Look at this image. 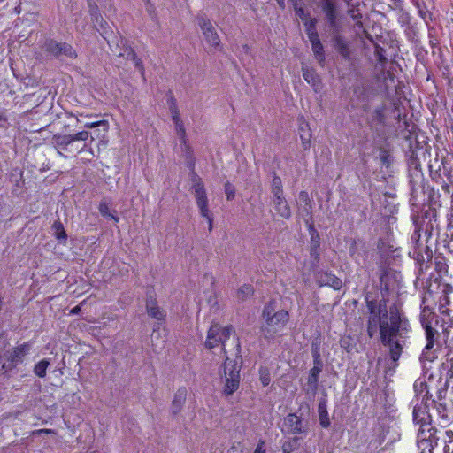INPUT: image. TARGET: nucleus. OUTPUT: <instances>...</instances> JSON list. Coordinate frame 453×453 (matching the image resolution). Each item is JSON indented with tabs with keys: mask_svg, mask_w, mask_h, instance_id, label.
Here are the masks:
<instances>
[{
	"mask_svg": "<svg viewBox=\"0 0 453 453\" xmlns=\"http://www.w3.org/2000/svg\"><path fill=\"white\" fill-rule=\"evenodd\" d=\"M262 316L264 322L261 326V333L266 339H272L280 334L289 319L287 311L280 310L275 311L272 303L264 308Z\"/></svg>",
	"mask_w": 453,
	"mask_h": 453,
	"instance_id": "obj_1",
	"label": "nucleus"
},
{
	"mask_svg": "<svg viewBox=\"0 0 453 453\" xmlns=\"http://www.w3.org/2000/svg\"><path fill=\"white\" fill-rule=\"evenodd\" d=\"M293 450V448L291 446V443H284L283 446H282V451L283 453H291V451Z\"/></svg>",
	"mask_w": 453,
	"mask_h": 453,
	"instance_id": "obj_40",
	"label": "nucleus"
},
{
	"mask_svg": "<svg viewBox=\"0 0 453 453\" xmlns=\"http://www.w3.org/2000/svg\"><path fill=\"white\" fill-rule=\"evenodd\" d=\"M233 332L234 328L231 326H221L219 324H212L207 332L205 347L211 349L221 344L222 350L225 351V342Z\"/></svg>",
	"mask_w": 453,
	"mask_h": 453,
	"instance_id": "obj_3",
	"label": "nucleus"
},
{
	"mask_svg": "<svg viewBox=\"0 0 453 453\" xmlns=\"http://www.w3.org/2000/svg\"><path fill=\"white\" fill-rule=\"evenodd\" d=\"M100 126H104L105 131L108 130L109 125H108V122L106 120H100V121H96V122H88V123L84 124V127H87V128H94V127H100Z\"/></svg>",
	"mask_w": 453,
	"mask_h": 453,
	"instance_id": "obj_32",
	"label": "nucleus"
},
{
	"mask_svg": "<svg viewBox=\"0 0 453 453\" xmlns=\"http://www.w3.org/2000/svg\"><path fill=\"white\" fill-rule=\"evenodd\" d=\"M52 51L56 55H65L71 58H74L77 56L73 47L66 43H56Z\"/></svg>",
	"mask_w": 453,
	"mask_h": 453,
	"instance_id": "obj_19",
	"label": "nucleus"
},
{
	"mask_svg": "<svg viewBox=\"0 0 453 453\" xmlns=\"http://www.w3.org/2000/svg\"><path fill=\"white\" fill-rule=\"evenodd\" d=\"M325 279H321V285L330 286L334 289L339 290L342 288V280L334 275L325 274Z\"/></svg>",
	"mask_w": 453,
	"mask_h": 453,
	"instance_id": "obj_21",
	"label": "nucleus"
},
{
	"mask_svg": "<svg viewBox=\"0 0 453 453\" xmlns=\"http://www.w3.org/2000/svg\"><path fill=\"white\" fill-rule=\"evenodd\" d=\"M237 359H230L226 357L219 369V375L223 384L222 394L225 396L232 395L240 387L241 365Z\"/></svg>",
	"mask_w": 453,
	"mask_h": 453,
	"instance_id": "obj_2",
	"label": "nucleus"
},
{
	"mask_svg": "<svg viewBox=\"0 0 453 453\" xmlns=\"http://www.w3.org/2000/svg\"><path fill=\"white\" fill-rule=\"evenodd\" d=\"M225 192L227 200H232L234 197V188L229 182L226 183L225 185Z\"/></svg>",
	"mask_w": 453,
	"mask_h": 453,
	"instance_id": "obj_34",
	"label": "nucleus"
},
{
	"mask_svg": "<svg viewBox=\"0 0 453 453\" xmlns=\"http://www.w3.org/2000/svg\"><path fill=\"white\" fill-rule=\"evenodd\" d=\"M342 55L346 56V55H347V53L342 50Z\"/></svg>",
	"mask_w": 453,
	"mask_h": 453,
	"instance_id": "obj_49",
	"label": "nucleus"
},
{
	"mask_svg": "<svg viewBox=\"0 0 453 453\" xmlns=\"http://www.w3.org/2000/svg\"><path fill=\"white\" fill-rule=\"evenodd\" d=\"M193 189L195 192V198L197 204V207L199 209L200 214L203 218H204L208 223H209V229L211 230L212 228V217L211 214V211L208 207V199L206 191L204 188L203 184L197 180L193 185Z\"/></svg>",
	"mask_w": 453,
	"mask_h": 453,
	"instance_id": "obj_5",
	"label": "nucleus"
},
{
	"mask_svg": "<svg viewBox=\"0 0 453 453\" xmlns=\"http://www.w3.org/2000/svg\"><path fill=\"white\" fill-rule=\"evenodd\" d=\"M48 366L49 362L46 359H42L35 365L34 372L38 377L43 378L46 375Z\"/></svg>",
	"mask_w": 453,
	"mask_h": 453,
	"instance_id": "obj_25",
	"label": "nucleus"
},
{
	"mask_svg": "<svg viewBox=\"0 0 453 453\" xmlns=\"http://www.w3.org/2000/svg\"><path fill=\"white\" fill-rule=\"evenodd\" d=\"M80 310V308L78 306L74 307L73 310H72V313H77L78 311Z\"/></svg>",
	"mask_w": 453,
	"mask_h": 453,
	"instance_id": "obj_46",
	"label": "nucleus"
},
{
	"mask_svg": "<svg viewBox=\"0 0 453 453\" xmlns=\"http://www.w3.org/2000/svg\"><path fill=\"white\" fill-rule=\"evenodd\" d=\"M53 140L56 147L58 148V152L60 155H63V151H70L69 146L73 143L71 134L55 135Z\"/></svg>",
	"mask_w": 453,
	"mask_h": 453,
	"instance_id": "obj_15",
	"label": "nucleus"
},
{
	"mask_svg": "<svg viewBox=\"0 0 453 453\" xmlns=\"http://www.w3.org/2000/svg\"><path fill=\"white\" fill-rule=\"evenodd\" d=\"M29 348L27 345H21L16 348L12 353V360L19 361L20 360L28 351Z\"/></svg>",
	"mask_w": 453,
	"mask_h": 453,
	"instance_id": "obj_27",
	"label": "nucleus"
},
{
	"mask_svg": "<svg viewBox=\"0 0 453 453\" xmlns=\"http://www.w3.org/2000/svg\"><path fill=\"white\" fill-rule=\"evenodd\" d=\"M426 344L425 347V351L430 350L434 344V330L430 326H426Z\"/></svg>",
	"mask_w": 453,
	"mask_h": 453,
	"instance_id": "obj_26",
	"label": "nucleus"
},
{
	"mask_svg": "<svg viewBox=\"0 0 453 453\" xmlns=\"http://www.w3.org/2000/svg\"><path fill=\"white\" fill-rule=\"evenodd\" d=\"M424 400V398H422ZM418 399H417V403L413 408V421L420 425V428L429 429L431 426V416L428 413V408L426 403L421 401V403H418Z\"/></svg>",
	"mask_w": 453,
	"mask_h": 453,
	"instance_id": "obj_8",
	"label": "nucleus"
},
{
	"mask_svg": "<svg viewBox=\"0 0 453 453\" xmlns=\"http://www.w3.org/2000/svg\"><path fill=\"white\" fill-rule=\"evenodd\" d=\"M305 31H306V34L307 35H311V34H318L317 33V30H316V27H306L305 28Z\"/></svg>",
	"mask_w": 453,
	"mask_h": 453,
	"instance_id": "obj_41",
	"label": "nucleus"
},
{
	"mask_svg": "<svg viewBox=\"0 0 453 453\" xmlns=\"http://www.w3.org/2000/svg\"><path fill=\"white\" fill-rule=\"evenodd\" d=\"M318 414L320 426L324 428L329 427L331 423L328 416L326 401L325 399H321L319 403Z\"/></svg>",
	"mask_w": 453,
	"mask_h": 453,
	"instance_id": "obj_16",
	"label": "nucleus"
},
{
	"mask_svg": "<svg viewBox=\"0 0 453 453\" xmlns=\"http://www.w3.org/2000/svg\"><path fill=\"white\" fill-rule=\"evenodd\" d=\"M226 453H242L237 447H231Z\"/></svg>",
	"mask_w": 453,
	"mask_h": 453,
	"instance_id": "obj_43",
	"label": "nucleus"
},
{
	"mask_svg": "<svg viewBox=\"0 0 453 453\" xmlns=\"http://www.w3.org/2000/svg\"><path fill=\"white\" fill-rule=\"evenodd\" d=\"M278 4L281 7V8H284L285 6V2L284 0H276Z\"/></svg>",
	"mask_w": 453,
	"mask_h": 453,
	"instance_id": "obj_45",
	"label": "nucleus"
},
{
	"mask_svg": "<svg viewBox=\"0 0 453 453\" xmlns=\"http://www.w3.org/2000/svg\"><path fill=\"white\" fill-rule=\"evenodd\" d=\"M322 361L319 358V356L317 355L314 358V365L309 372L307 387L308 391L315 394L318 389V381L319 373L322 371Z\"/></svg>",
	"mask_w": 453,
	"mask_h": 453,
	"instance_id": "obj_12",
	"label": "nucleus"
},
{
	"mask_svg": "<svg viewBox=\"0 0 453 453\" xmlns=\"http://www.w3.org/2000/svg\"><path fill=\"white\" fill-rule=\"evenodd\" d=\"M303 24H304V26H305V28H306V27H316L317 20H316V19H314V18H311V17L309 16V17L307 18V19L303 21Z\"/></svg>",
	"mask_w": 453,
	"mask_h": 453,
	"instance_id": "obj_38",
	"label": "nucleus"
},
{
	"mask_svg": "<svg viewBox=\"0 0 453 453\" xmlns=\"http://www.w3.org/2000/svg\"><path fill=\"white\" fill-rule=\"evenodd\" d=\"M308 38H309V40H310V42H311V45H312L313 43H316V42H320V40H319V35H318V34H312V33H311V35H309V36H308Z\"/></svg>",
	"mask_w": 453,
	"mask_h": 453,
	"instance_id": "obj_39",
	"label": "nucleus"
},
{
	"mask_svg": "<svg viewBox=\"0 0 453 453\" xmlns=\"http://www.w3.org/2000/svg\"><path fill=\"white\" fill-rule=\"evenodd\" d=\"M198 25L205 37L206 42L213 47L219 46L220 43V39L211 22L205 18H201L199 19Z\"/></svg>",
	"mask_w": 453,
	"mask_h": 453,
	"instance_id": "obj_10",
	"label": "nucleus"
},
{
	"mask_svg": "<svg viewBox=\"0 0 453 453\" xmlns=\"http://www.w3.org/2000/svg\"><path fill=\"white\" fill-rule=\"evenodd\" d=\"M284 426L287 432L291 434H305L307 431L301 418L295 413H290L285 418Z\"/></svg>",
	"mask_w": 453,
	"mask_h": 453,
	"instance_id": "obj_11",
	"label": "nucleus"
},
{
	"mask_svg": "<svg viewBox=\"0 0 453 453\" xmlns=\"http://www.w3.org/2000/svg\"><path fill=\"white\" fill-rule=\"evenodd\" d=\"M281 180L279 177H274L273 180V194L274 195V190L281 189L280 188Z\"/></svg>",
	"mask_w": 453,
	"mask_h": 453,
	"instance_id": "obj_37",
	"label": "nucleus"
},
{
	"mask_svg": "<svg viewBox=\"0 0 453 453\" xmlns=\"http://www.w3.org/2000/svg\"><path fill=\"white\" fill-rule=\"evenodd\" d=\"M172 119L175 126V130L178 137L180 138L181 143H182V150L188 152L189 151V146L187 142V136H186V131L184 127V124L180 119V112L175 105L171 106L170 108Z\"/></svg>",
	"mask_w": 453,
	"mask_h": 453,
	"instance_id": "obj_9",
	"label": "nucleus"
},
{
	"mask_svg": "<svg viewBox=\"0 0 453 453\" xmlns=\"http://www.w3.org/2000/svg\"><path fill=\"white\" fill-rule=\"evenodd\" d=\"M253 295V288L250 285H243L237 291V298L241 301Z\"/></svg>",
	"mask_w": 453,
	"mask_h": 453,
	"instance_id": "obj_24",
	"label": "nucleus"
},
{
	"mask_svg": "<svg viewBox=\"0 0 453 453\" xmlns=\"http://www.w3.org/2000/svg\"><path fill=\"white\" fill-rule=\"evenodd\" d=\"M295 10H296V15L299 17V19L303 22L304 20L307 19V18L309 17V15L304 12V10L302 8V7H297L296 5L295 7Z\"/></svg>",
	"mask_w": 453,
	"mask_h": 453,
	"instance_id": "obj_35",
	"label": "nucleus"
},
{
	"mask_svg": "<svg viewBox=\"0 0 453 453\" xmlns=\"http://www.w3.org/2000/svg\"><path fill=\"white\" fill-rule=\"evenodd\" d=\"M98 209H99V212L101 213V215L104 216V218L111 219L115 222H119V217L111 213L110 207L106 202H101Z\"/></svg>",
	"mask_w": 453,
	"mask_h": 453,
	"instance_id": "obj_23",
	"label": "nucleus"
},
{
	"mask_svg": "<svg viewBox=\"0 0 453 453\" xmlns=\"http://www.w3.org/2000/svg\"><path fill=\"white\" fill-rule=\"evenodd\" d=\"M73 142L77 141H87L89 137V133L88 131H81L74 134H71Z\"/></svg>",
	"mask_w": 453,
	"mask_h": 453,
	"instance_id": "obj_31",
	"label": "nucleus"
},
{
	"mask_svg": "<svg viewBox=\"0 0 453 453\" xmlns=\"http://www.w3.org/2000/svg\"><path fill=\"white\" fill-rule=\"evenodd\" d=\"M119 55L122 56V55H125V53L119 52ZM126 55H127V58L132 59L136 66H141V60L136 58V56L132 49H130V48L127 49Z\"/></svg>",
	"mask_w": 453,
	"mask_h": 453,
	"instance_id": "obj_30",
	"label": "nucleus"
},
{
	"mask_svg": "<svg viewBox=\"0 0 453 453\" xmlns=\"http://www.w3.org/2000/svg\"><path fill=\"white\" fill-rule=\"evenodd\" d=\"M397 95H398V96H400V91H399V90H398V92H397Z\"/></svg>",
	"mask_w": 453,
	"mask_h": 453,
	"instance_id": "obj_50",
	"label": "nucleus"
},
{
	"mask_svg": "<svg viewBox=\"0 0 453 453\" xmlns=\"http://www.w3.org/2000/svg\"><path fill=\"white\" fill-rule=\"evenodd\" d=\"M187 391L185 388H180L175 393L172 401V411L174 414L178 413L186 401Z\"/></svg>",
	"mask_w": 453,
	"mask_h": 453,
	"instance_id": "obj_17",
	"label": "nucleus"
},
{
	"mask_svg": "<svg viewBox=\"0 0 453 453\" xmlns=\"http://www.w3.org/2000/svg\"><path fill=\"white\" fill-rule=\"evenodd\" d=\"M303 76L304 80L312 86L315 92L320 91L322 88L320 79L318 74L311 69L303 68Z\"/></svg>",
	"mask_w": 453,
	"mask_h": 453,
	"instance_id": "obj_14",
	"label": "nucleus"
},
{
	"mask_svg": "<svg viewBox=\"0 0 453 453\" xmlns=\"http://www.w3.org/2000/svg\"><path fill=\"white\" fill-rule=\"evenodd\" d=\"M259 380L263 386H268L271 379L269 372L266 369H261L259 372Z\"/></svg>",
	"mask_w": 453,
	"mask_h": 453,
	"instance_id": "obj_29",
	"label": "nucleus"
},
{
	"mask_svg": "<svg viewBox=\"0 0 453 453\" xmlns=\"http://www.w3.org/2000/svg\"><path fill=\"white\" fill-rule=\"evenodd\" d=\"M253 453H266L265 441H259V442L256 446Z\"/></svg>",
	"mask_w": 453,
	"mask_h": 453,
	"instance_id": "obj_36",
	"label": "nucleus"
},
{
	"mask_svg": "<svg viewBox=\"0 0 453 453\" xmlns=\"http://www.w3.org/2000/svg\"><path fill=\"white\" fill-rule=\"evenodd\" d=\"M412 339L413 331L408 319L398 311V357L403 348H410Z\"/></svg>",
	"mask_w": 453,
	"mask_h": 453,
	"instance_id": "obj_4",
	"label": "nucleus"
},
{
	"mask_svg": "<svg viewBox=\"0 0 453 453\" xmlns=\"http://www.w3.org/2000/svg\"><path fill=\"white\" fill-rule=\"evenodd\" d=\"M423 387H424V383L422 381H420V382L416 381L415 384H414V388H415L416 391L420 389V391L422 392V388Z\"/></svg>",
	"mask_w": 453,
	"mask_h": 453,
	"instance_id": "obj_42",
	"label": "nucleus"
},
{
	"mask_svg": "<svg viewBox=\"0 0 453 453\" xmlns=\"http://www.w3.org/2000/svg\"><path fill=\"white\" fill-rule=\"evenodd\" d=\"M54 235L58 241L65 242L67 234L61 222L58 221L53 224Z\"/></svg>",
	"mask_w": 453,
	"mask_h": 453,
	"instance_id": "obj_22",
	"label": "nucleus"
},
{
	"mask_svg": "<svg viewBox=\"0 0 453 453\" xmlns=\"http://www.w3.org/2000/svg\"><path fill=\"white\" fill-rule=\"evenodd\" d=\"M323 11L330 22L332 27L335 26L336 12L334 4L330 1H326L323 6Z\"/></svg>",
	"mask_w": 453,
	"mask_h": 453,
	"instance_id": "obj_20",
	"label": "nucleus"
},
{
	"mask_svg": "<svg viewBox=\"0 0 453 453\" xmlns=\"http://www.w3.org/2000/svg\"><path fill=\"white\" fill-rule=\"evenodd\" d=\"M433 428H419L417 435V445L420 453H433L436 444Z\"/></svg>",
	"mask_w": 453,
	"mask_h": 453,
	"instance_id": "obj_7",
	"label": "nucleus"
},
{
	"mask_svg": "<svg viewBox=\"0 0 453 453\" xmlns=\"http://www.w3.org/2000/svg\"><path fill=\"white\" fill-rule=\"evenodd\" d=\"M6 120V115L4 111H0V122Z\"/></svg>",
	"mask_w": 453,
	"mask_h": 453,
	"instance_id": "obj_44",
	"label": "nucleus"
},
{
	"mask_svg": "<svg viewBox=\"0 0 453 453\" xmlns=\"http://www.w3.org/2000/svg\"><path fill=\"white\" fill-rule=\"evenodd\" d=\"M147 311L150 316L152 318L162 320L165 318V313L160 308L157 306V302L154 299H150L147 301L146 304Z\"/></svg>",
	"mask_w": 453,
	"mask_h": 453,
	"instance_id": "obj_18",
	"label": "nucleus"
},
{
	"mask_svg": "<svg viewBox=\"0 0 453 453\" xmlns=\"http://www.w3.org/2000/svg\"><path fill=\"white\" fill-rule=\"evenodd\" d=\"M380 337L382 343L388 346L390 350L391 358L396 360V325L394 321L388 326L387 322L382 321L380 323Z\"/></svg>",
	"mask_w": 453,
	"mask_h": 453,
	"instance_id": "obj_6",
	"label": "nucleus"
},
{
	"mask_svg": "<svg viewBox=\"0 0 453 453\" xmlns=\"http://www.w3.org/2000/svg\"><path fill=\"white\" fill-rule=\"evenodd\" d=\"M311 137V134L309 131L306 134H301L302 146L304 150H308L310 148Z\"/></svg>",
	"mask_w": 453,
	"mask_h": 453,
	"instance_id": "obj_33",
	"label": "nucleus"
},
{
	"mask_svg": "<svg viewBox=\"0 0 453 453\" xmlns=\"http://www.w3.org/2000/svg\"><path fill=\"white\" fill-rule=\"evenodd\" d=\"M311 48H312V51L316 57V58L319 61V62H322L324 60V51H323V45L322 43L319 42H316V43H313L311 45Z\"/></svg>",
	"mask_w": 453,
	"mask_h": 453,
	"instance_id": "obj_28",
	"label": "nucleus"
},
{
	"mask_svg": "<svg viewBox=\"0 0 453 453\" xmlns=\"http://www.w3.org/2000/svg\"><path fill=\"white\" fill-rule=\"evenodd\" d=\"M38 432L39 433H42V432H44V433H50L51 431L49 430V429H46V430H39Z\"/></svg>",
	"mask_w": 453,
	"mask_h": 453,
	"instance_id": "obj_48",
	"label": "nucleus"
},
{
	"mask_svg": "<svg viewBox=\"0 0 453 453\" xmlns=\"http://www.w3.org/2000/svg\"><path fill=\"white\" fill-rule=\"evenodd\" d=\"M274 208L277 212L284 219H288L291 216V211L282 196V190L278 189L274 190V197H273Z\"/></svg>",
	"mask_w": 453,
	"mask_h": 453,
	"instance_id": "obj_13",
	"label": "nucleus"
},
{
	"mask_svg": "<svg viewBox=\"0 0 453 453\" xmlns=\"http://www.w3.org/2000/svg\"><path fill=\"white\" fill-rule=\"evenodd\" d=\"M381 160L384 162V164H386V163L388 164V162H387V157H386V156H384V155H383V156H381Z\"/></svg>",
	"mask_w": 453,
	"mask_h": 453,
	"instance_id": "obj_47",
	"label": "nucleus"
}]
</instances>
